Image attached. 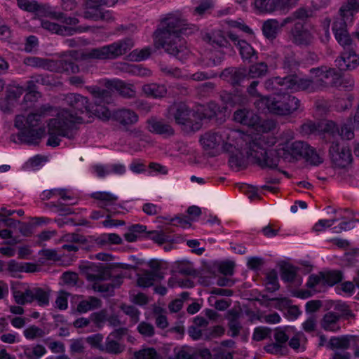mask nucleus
Masks as SVG:
<instances>
[{
  "label": "nucleus",
  "instance_id": "f257e3e1",
  "mask_svg": "<svg viewBox=\"0 0 359 359\" xmlns=\"http://www.w3.org/2000/svg\"><path fill=\"white\" fill-rule=\"evenodd\" d=\"M276 143V137L271 134L252 138L245 148L247 157L262 168L274 169L278 167L280 158L292 162L303 158L309 145L303 141H295L290 144H279L276 149H270Z\"/></svg>",
  "mask_w": 359,
  "mask_h": 359
},
{
  "label": "nucleus",
  "instance_id": "f03ea898",
  "mask_svg": "<svg viewBox=\"0 0 359 359\" xmlns=\"http://www.w3.org/2000/svg\"><path fill=\"white\" fill-rule=\"evenodd\" d=\"M65 100L76 111L62 109L57 113L55 118L49 119L47 124L49 136L47 140L48 146L57 147L60 144L61 137L73 139L76 124L83 121L81 114L89 110L87 97L80 94L69 93L66 95Z\"/></svg>",
  "mask_w": 359,
  "mask_h": 359
},
{
  "label": "nucleus",
  "instance_id": "7ed1b4c3",
  "mask_svg": "<svg viewBox=\"0 0 359 359\" xmlns=\"http://www.w3.org/2000/svg\"><path fill=\"white\" fill-rule=\"evenodd\" d=\"M160 26L154 32L156 43L184 62L189 57L190 51L180 34H189L195 27L188 28L189 24L178 11L165 15L161 19Z\"/></svg>",
  "mask_w": 359,
  "mask_h": 359
},
{
  "label": "nucleus",
  "instance_id": "20e7f679",
  "mask_svg": "<svg viewBox=\"0 0 359 359\" xmlns=\"http://www.w3.org/2000/svg\"><path fill=\"white\" fill-rule=\"evenodd\" d=\"M104 86L107 89H102L96 86L88 87V89L94 99L95 108L93 111L95 114L100 118L109 119L111 112L105 104L112 102V90H116L126 98L134 97L136 91L133 85L127 84L121 80H106Z\"/></svg>",
  "mask_w": 359,
  "mask_h": 359
},
{
  "label": "nucleus",
  "instance_id": "39448f33",
  "mask_svg": "<svg viewBox=\"0 0 359 359\" xmlns=\"http://www.w3.org/2000/svg\"><path fill=\"white\" fill-rule=\"evenodd\" d=\"M255 105L259 110L266 109L272 114L285 116L297 111L301 102L295 96L284 91L268 97H261L255 102Z\"/></svg>",
  "mask_w": 359,
  "mask_h": 359
},
{
  "label": "nucleus",
  "instance_id": "423d86ee",
  "mask_svg": "<svg viewBox=\"0 0 359 359\" xmlns=\"http://www.w3.org/2000/svg\"><path fill=\"white\" fill-rule=\"evenodd\" d=\"M232 133L233 131L224 128L209 131L201 136L200 142L210 156H215L223 151H230L232 144L229 141Z\"/></svg>",
  "mask_w": 359,
  "mask_h": 359
},
{
  "label": "nucleus",
  "instance_id": "0eeeda50",
  "mask_svg": "<svg viewBox=\"0 0 359 359\" xmlns=\"http://www.w3.org/2000/svg\"><path fill=\"white\" fill-rule=\"evenodd\" d=\"M133 46V39L126 38L100 48L90 49L85 55L91 59L114 60L128 53Z\"/></svg>",
  "mask_w": 359,
  "mask_h": 359
},
{
  "label": "nucleus",
  "instance_id": "6e6552de",
  "mask_svg": "<svg viewBox=\"0 0 359 359\" xmlns=\"http://www.w3.org/2000/svg\"><path fill=\"white\" fill-rule=\"evenodd\" d=\"M233 118L236 122L249 127L255 128L265 134L274 128L273 121L269 120L262 121L259 116L252 110L246 109H238L234 112Z\"/></svg>",
  "mask_w": 359,
  "mask_h": 359
},
{
  "label": "nucleus",
  "instance_id": "1a4fd4ad",
  "mask_svg": "<svg viewBox=\"0 0 359 359\" xmlns=\"http://www.w3.org/2000/svg\"><path fill=\"white\" fill-rule=\"evenodd\" d=\"M170 111L177 124L187 126L193 130H197L201 128L200 121L202 118L198 113L191 111L186 104H177L172 107Z\"/></svg>",
  "mask_w": 359,
  "mask_h": 359
},
{
  "label": "nucleus",
  "instance_id": "9d476101",
  "mask_svg": "<svg viewBox=\"0 0 359 359\" xmlns=\"http://www.w3.org/2000/svg\"><path fill=\"white\" fill-rule=\"evenodd\" d=\"M332 164L337 168H346L352 161V154L349 147L344 144L333 142L329 149Z\"/></svg>",
  "mask_w": 359,
  "mask_h": 359
},
{
  "label": "nucleus",
  "instance_id": "9b49d317",
  "mask_svg": "<svg viewBox=\"0 0 359 359\" xmlns=\"http://www.w3.org/2000/svg\"><path fill=\"white\" fill-rule=\"evenodd\" d=\"M332 30L337 41L343 48V51L356 50V44L346 29L344 19L335 21Z\"/></svg>",
  "mask_w": 359,
  "mask_h": 359
},
{
  "label": "nucleus",
  "instance_id": "f8f14e48",
  "mask_svg": "<svg viewBox=\"0 0 359 359\" xmlns=\"http://www.w3.org/2000/svg\"><path fill=\"white\" fill-rule=\"evenodd\" d=\"M83 269L86 279L93 283L112 277L110 269L102 264L87 263L83 266Z\"/></svg>",
  "mask_w": 359,
  "mask_h": 359
},
{
  "label": "nucleus",
  "instance_id": "ddd939ff",
  "mask_svg": "<svg viewBox=\"0 0 359 359\" xmlns=\"http://www.w3.org/2000/svg\"><path fill=\"white\" fill-rule=\"evenodd\" d=\"M127 332L126 328H119L110 333L106 338L104 344L101 347V351L110 354H118L124 351V346L118 341Z\"/></svg>",
  "mask_w": 359,
  "mask_h": 359
},
{
  "label": "nucleus",
  "instance_id": "4468645a",
  "mask_svg": "<svg viewBox=\"0 0 359 359\" xmlns=\"http://www.w3.org/2000/svg\"><path fill=\"white\" fill-rule=\"evenodd\" d=\"M51 84L50 76L48 74H34L29 77L26 82L25 90L27 93L25 94L24 99L25 100H31V97L37 98L40 93L37 91L39 85L49 86Z\"/></svg>",
  "mask_w": 359,
  "mask_h": 359
},
{
  "label": "nucleus",
  "instance_id": "2eb2a0df",
  "mask_svg": "<svg viewBox=\"0 0 359 359\" xmlns=\"http://www.w3.org/2000/svg\"><path fill=\"white\" fill-rule=\"evenodd\" d=\"M227 36L233 45L237 47L239 50V53L244 61L250 62L254 60L257 59V51L245 40L239 39L238 35L232 32H229Z\"/></svg>",
  "mask_w": 359,
  "mask_h": 359
},
{
  "label": "nucleus",
  "instance_id": "dca6fc26",
  "mask_svg": "<svg viewBox=\"0 0 359 359\" xmlns=\"http://www.w3.org/2000/svg\"><path fill=\"white\" fill-rule=\"evenodd\" d=\"M352 119L348 120V123H344L339 128L334 121H327L324 128L325 134H328L333 137L339 136L342 139L351 140L354 137L353 129L351 126Z\"/></svg>",
  "mask_w": 359,
  "mask_h": 359
},
{
  "label": "nucleus",
  "instance_id": "f3484780",
  "mask_svg": "<svg viewBox=\"0 0 359 359\" xmlns=\"http://www.w3.org/2000/svg\"><path fill=\"white\" fill-rule=\"evenodd\" d=\"M335 65L341 71H351L358 67L359 55L356 53V50L341 52L335 60Z\"/></svg>",
  "mask_w": 359,
  "mask_h": 359
},
{
  "label": "nucleus",
  "instance_id": "a211bd4d",
  "mask_svg": "<svg viewBox=\"0 0 359 359\" xmlns=\"http://www.w3.org/2000/svg\"><path fill=\"white\" fill-rule=\"evenodd\" d=\"M43 133V129H32L27 127L16 135L11 136V140L15 143H25L27 144H38Z\"/></svg>",
  "mask_w": 359,
  "mask_h": 359
},
{
  "label": "nucleus",
  "instance_id": "6ab92c4d",
  "mask_svg": "<svg viewBox=\"0 0 359 359\" xmlns=\"http://www.w3.org/2000/svg\"><path fill=\"white\" fill-rule=\"evenodd\" d=\"M292 41L298 46H307L312 42L311 33L302 22H297L291 29Z\"/></svg>",
  "mask_w": 359,
  "mask_h": 359
},
{
  "label": "nucleus",
  "instance_id": "aec40b11",
  "mask_svg": "<svg viewBox=\"0 0 359 359\" xmlns=\"http://www.w3.org/2000/svg\"><path fill=\"white\" fill-rule=\"evenodd\" d=\"M285 81L286 91L314 90L313 83L310 79L301 78L297 75H290L285 76Z\"/></svg>",
  "mask_w": 359,
  "mask_h": 359
},
{
  "label": "nucleus",
  "instance_id": "412c9836",
  "mask_svg": "<svg viewBox=\"0 0 359 359\" xmlns=\"http://www.w3.org/2000/svg\"><path fill=\"white\" fill-rule=\"evenodd\" d=\"M147 129L149 132L165 136H170L174 134V130L171 126L163 120L151 117L147 121Z\"/></svg>",
  "mask_w": 359,
  "mask_h": 359
},
{
  "label": "nucleus",
  "instance_id": "4be33fe9",
  "mask_svg": "<svg viewBox=\"0 0 359 359\" xmlns=\"http://www.w3.org/2000/svg\"><path fill=\"white\" fill-rule=\"evenodd\" d=\"M54 111L53 107L49 104L41 106L35 112L29 114L26 117L27 127L32 128L39 126L43 117L47 115H52Z\"/></svg>",
  "mask_w": 359,
  "mask_h": 359
},
{
  "label": "nucleus",
  "instance_id": "5701e85b",
  "mask_svg": "<svg viewBox=\"0 0 359 359\" xmlns=\"http://www.w3.org/2000/svg\"><path fill=\"white\" fill-rule=\"evenodd\" d=\"M114 118L122 126L134 125L139 120L138 115L130 109H120L114 112Z\"/></svg>",
  "mask_w": 359,
  "mask_h": 359
},
{
  "label": "nucleus",
  "instance_id": "b1692460",
  "mask_svg": "<svg viewBox=\"0 0 359 359\" xmlns=\"http://www.w3.org/2000/svg\"><path fill=\"white\" fill-rule=\"evenodd\" d=\"M285 25L283 21L280 23L276 19H269L263 22L262 30L267 39L273 40Z\"/></svg>",
  "mask_w": 359,
  "mask_h": 359
},
{
  "label": "nucleus",
  "instance_id": "393cba45",
  "mask_svg": "<svg viewBox=\"0 0 359 359\" xmlns=\"http://www.w3.org/2000/svg\"><path fill=\"white\" fill-rule=\"evenodd\" d=\"M204 39L213 47L227 48L230 46L226 36L221 30H215L208 33Z\"/></svg>",
  "mask_w": 359,
  "mask_h": 359
},
{
  "label": "nucleus",
  "instance_id": "a878e982",
  "mask_svg": "<svg viewBox=\"0 0 359 359\" xmlns=\"http://www.w3.org/2000/svg\"><path fill=\"white\" fill-rule=\"evenodd\" d=\"M252 4L259 13H271L283 7L280 5V0H255Z\"/></svg>",
  "mask_w": 359,
  "mask_h": 359
},
{
  "label": "nucleus",
  "instance_id": "bb28decb",
  "mask_svg": "<svg viewBox=\"0 0 359 359\" xmlns=\"http://www.w3.org/2000/svg\"><path fill=\"white\" fill-rule=\"evenodd\" d=\"M91 197L100 201L99 206L106 208L108 212H112L110 207L114 205L118 200V197L109 192H95Z\"/></svg>",
  "mask_w": 359,
  "mask_h": 359
},
{
  "label": "nucleus",
  "instance_id": "cd10ccee",
  "mask_svg": "<svg viewBox=\"0 0 359 359\" xmlns=\"http://www.w3.org/2000/svg\"><path fill=\"white\" fill-rule=\"evenodd\" d=\"M339 319L340 315H337L333 311L328 312L323 316L321 320V327L326 331L337 332L340 329Z\"/></svg>",
  "mask_w": 359,
  "mask_h": 359
},
{
  "label": "nucleus",
  "instance_id": "c85d7f7f",
  "mask_svg": "<svg viewBox=\"0 0 359 359\" xmlns=\"http://www.w3.org/2000/svg\"><path fill=\"white\" fill-rule=\"evenodd\" d=\"M142 90L147 97L153 98L163 97L167 93V88L165 86L156 83L144 84L142 86Z\"/></svg>",
  "mask_w": 359,
  "mask_h": 359
},
{
  "label": "nucleus",
  "instance_id": "c756f323",
  "mask_svg": "<svg viewBox=\"0 0 359 359\" xmlns=\"http://www.w3.org/2000/svg\"><path fill=\"white\" fill-rule=\"evenodd\" d=\"M41 24L43 29L60 35H73L76 32V29L62 26L48 20H41Z\"/></svg>",
  "mask_w": 359,
  "mask_h": 359
},
{
  "label": "nucleus",
  "instance_id": "7c9ffc66",
  "mask_svg": "<svg viewBox=\"0 0 359 359\" xmlns=\"http://www.w3.org/2000/svg\"><path fill=\"white\" fill-rule=\"evenodd\" d=\"M280 277L285 282L301 283V278L297 276V267L290 264H284L281 266Z\"/></svg>",
  "mask_w": 359,
  "mask_h": 359
},
{
  "label": "nucleus",
  "instance_id": "2f4dec72",
  "mask_svg": "<svg viewBox=\"0 0 359 359\" xmlns=\"http://www.w3.org/2000/svg\"><path fill=\"white\" fill-rule=\"evenodd\" d=\"M303 158L307 163L313 166H318L323 162L324 153L321 150H317L316 148L308 145Z\"/></svg>",
  "mask_w": 359,
  "mask_h": 359
},
{
  "label": "nucleus",
  "instance_id": "473e14b6",
  "mask_svg": "<svg viewBox=\"0 0 359 359\" xmlns=\"http://www.w3.org/2000/svg\"><path fill=\"white\" fill-rule=\"evenodd\" d=\"M219 76L231 81L233 83H238L245 76H248V74L246 75L244 69H237L231 67L224 69L219 74Z\"/></svg>",
  "mask_w": 359,
  "mask_h": 359
},
{
  "label": "nucleus",
  "instance_id": "72a5a7b5",
  "mask_svg": "<svg viewBox=\"0 0 359 359\" xmlns=\"http://www.w3.org/2000/svg\"><path fill=\"white\" fill-rule=\"evenodd\" d=\"M277 304L276 307L278 309L283 308L287 309L286 316L290 320L297 319L301 313L298 306H291L290 301L287 298L277 299Z\"/></svg>",
  "mask_w": 359,
  "mask_h": 359
},
{
  "label": "nucleus",
  "instance_id": "f704fd0d",
  "mask_svg": "<svg viewBox=\"0 0 359 359\" xmlns=\"http://www.w3.org/2000/svg\"><path fill=\"white\" fill-rule=\"evenodd\" d=\"M22 62L25 65L33 68L50 69L52 61L36 56H27L23 58Z\"/></svg>",
  "mask_w": 359,
  "mask_h": 359
},
{
  "label": "nucleus",
  "instance_id": "c9c22d12",
  "mask_svg": "<svg viewBox=\"0 0 359 359\" xmlns=\"http://www.w3.org/2000/svg\"><path fill=\"white\" fill-rule=\"evenodd\" d=\"M239 313L234 311H229L228 313V327L229 334L232 337H237L242 328L238 320Z\"/></svg>",
  "mask_w": 359,
  "mask_h": 359
},
{
  "label": "nucleus",
  "instance_id": "e433bc0d",
  "mask_svg": "<svg viewBox=\"0 0 359 359\" xmlns=\"http://www.w3.org/2000/svg\"><path fill=\"white\" fill-rule=\"evenodd\" d=\"M285 77H273L267 79L264 83L265 88L270 91H278V93L286 91Z\"/></svg>",
  "mask_w": 359,
  "mask_h": 359
},
{
  "label": "nucleus",
  "instance_id": "4c0bfd02",
  "mask_svg": "<svg viewBox=\"0 0 359 359\" xmlns=\"http://www.w3.org/2000/svg\"><path fill=\"white\" fill-rule=\"evenodd\" d=\"M32 302L36 300L41 306H46L49 304V290L41 287H32Z\"/></svg>",
  "mask_w": 359,
  "mask_h": 359
},
{
  "label": "nucleus",
  "instance_id": "58836bf2",
  "mask_svg": "<svg viewBox=\"0 0 359 359\" xmlns=\"http://www.w3.org/2000/svg\"><path fill=\"white\" fill-rule=\"evenodd\" d=\"M32 288L26 287L24 291L20 290H13V295L15 302L18 305H25L32 302Z\"/></svg>",
  "mask_w": 359,
  "mask_h": 359
},
{
  "label": "nucleus",
  "instance_id": "ea45409f",
  "mask_svg": "<svg viewBox=\"0 0 359 359\" xmlns=\"http://www.w3.org/2000/svg\"><path fill=\"white\" fill-rule=\"evenodd\" d=\"M310 72L320 77V80L332 79L334 80L338 77V74L334 68H328L327 67H321L318 68H312Z\"/></svg>",
  "mask_w": 359,
  "mask_h": 359
},
{
  "label": "nucleus",
  "instance_id": "a19ab883",
  "mask_svg": "<svg viewBox=\"0 0 359 359\" xmlns=\"http://www.w3.org/2000/svg\"><path fill=\"white\" fill-rule=\"evenodd\" d=\"M268 72V65L264 62H258L251 65L248 72V77L250 79L262 78Z\"/></svg>",
  "mask_w": 359,
  "mask_h": 359
},
{
  "label": "nucleus",
  "instance_id": "79ce46f5",
  "mask_svg": "<svg viewBox=\"0 0 359 359\" xmlns=\"http://www.w3.org/2000/svg\"><path fill=\"white\" fill-rule=\"evenodd\" d=\"M351 338V337L349 336L332 337L329 341L328 346L331 349L337 348L344 351L349 348Z\"/></svg>",
  "mask_w": 359,
  "mask_h": 359
},
{
  "label": "nucleus",
  "instance_id": "37998d69",
  "mask_svg": "<svg viewBox=\"0 0 359 359\" xmlns=\"http://www.w3.org/2000/svg\"><path fill=\"white\" fill-rule=\"evenodd\" d=\"M177 359H197L198 355L195 349L189 346L177 347L174 349Z\"/></svg>",
  "mask_w": 359,
  "mask_h": 359
},
{
  "label": "nucleus",
  "instance_id": "c03bdc74",
  "mask_svg": "<svg viewBox=\"0 0 359 359\" xmlns=\"http://www.w3.org/2000/svg\"><path fill=\"white\" fill-rule=\"evenodd\" d=\"M310 16V11L304 7H300L294 11L290 16L283 20V25L291 23L295 20H306Z\"/></svg>",
  "mask_w": 359,
  "mask_h": 359
},
{
  "label": "nucleus",
  "instance_id": "a18cd8bd",
  "mask_svg": "<svg viewBox=\"0 0 359 359\" xmlns=\"http://www.w3.org/2000/svg\"><path fill=\"white\" fill-rule=\"evenodd\" d=\"M323 285L332 286L342 280V273L339 271H330L322 273Z\"/></svg>",
  "mask_w": 359,
  "mask_h": 359
},
{
  "label": "nucleus",
  "instance_id": "49530a36",
  "mask_svg": "<svg viewBox=\"0 0 359 359\" xmlns=\"http://www.w3.org/2000/svg\"><path fill=\"white\" fill-rule=\"evenodd\" d=\"M36 268L34 264H22L12 259L8 263V269L11 272H31L34 271Z\"/></svg>",
  "mask_w": 359,
  "mask_h": 359
},
{
  "label": "nucleus",
  "instance_id": "de8ad7c7",
  "mask_svg": "<svg viewBox=\"0 0 359 359\" xmlns=\"http://www.w3.org/2000/svg\"><path fill=\"white\" fill-rule=\"evenodd\" d=\"M306 341V338L304 333L298 332L288 341V344L296 351H304L305 350L304 344Z\"/></svg>",
  "mask_w": 359,
  "mask_h": 359
},
{
  "label": "nucleus",
  "instance_id": "09e8293b",
  "mask_svg": "<svg viewBox=\"0 0 359 359\" xmlns=\"http://www.w3.org/2000/svg\"><path fill=\"white\" fill-rule=\"evenodd\" d=\"M290 327L277 328L273 335L275 341L287 347V343L290 336Z\"/></svg>",
  "mask_w": 359,
  "mask_h": 359
},
{
  "label": "nucleus",
  "instance_id": "8fccbe9b",
  "mask_svg": "<svg viewBox=\"0 0 359 359\" xmlns=\"http://www.w3.org/2000/svg\"><path fill=\"white\" fill-rule=\"evenodd\" d=\"M121 311L130 318V321L135 324L140 320V311L134 306L123 304L120 306Z\"/></svg>",
  "mask_w": 359,
  "mask_h": 359
},
{
  "label": "nucleus",
  "instance_id": "3c124183",
  "mask_svg": "<svg viewBox=\"0 0 359 359\" xmlns=\"http://www.w3.org/2000/svg\"><path fill=\"white\" fill-rule=\"evenodd\" d=\"M134 359H158V354L154 348H144L135 352Z\"/></svg>",
  "mask_w": 359,
  "mask_h": 359
},
{
  "label": "nucleus",
  "instance_id": "603ef678",
  "mask_svg": "<svg viewBox=\"0 0 359 359\" xmlns=\"http://www.w3.org/2000/svg\"><path fill=\"white\" fill-rule=\"evenodd\" d=\"M52 18L59 20L67 25H76L79 20L74 17L67 16L62 12H52L50 13Z\"/></svg>",
  "mask_w": 359,
  "mask_h": 359
},
{
  "label": "nucleus",
  "instance_id": "864d4df0",
  "mask_svg": "<svg viewBox=\"0 0 359 359\" xmlns=\"http://www.w3.org/2000/svg\"><path fill=\"white\" fill-rule=\"evenodd\" d=\"M218 76L217 73L213 71L209 72H197L194 74L187 76V79H191L196 81H202L210 79L215 78Z\"/></svg>",
  "mask_w": 359,
  "mask_h": 359
},
{
  "label": "nucleus",
  "instance_id": "5fc2aeb1",
  "mask_svg": "<svg viewBox=\"0 0 359 359\" xmlns=\"http://www.w3.org/2000/svg\"><path fill=\"white\" fill-rule=\"evenodd\" d=\"M212 7V4L210 0H201L198 6L194 8L193 15L202 17L207 13H209Z\"/></svg>",
  "mask_w": 359,
  "mask_h": 359
},
{
  "label": "nucleus",
  "instance_id": "6e6d98bb",
  "mask_svg": "<svg viewBox=\"0 0 359 359\" xmlns=\"http://www.w3.org/2000/svg\"><path fill=\"white\" fill-rule=\"evenodd\" d=\"M24 336L27 339H34L38 337H42L45 334L44 331L35 326L32 325L26 328L23 332Z\"/></svg>",
  "mask_w": 359,
  "mask_h": 359
},
{
  "label": "nucleus",
  "instance_id": "4d7b16f0",
  "mask_svg": "<svg viewBox=\"0 0 359 359\" xmlns=\"http://www.w3.org/2000/svg\"><path fill=\"white\" fill-rule=\"evenodd\" d=\"M18 6L25 11L36 12L40 9L39 5L34 1L17 0Z\"/></svg>",
  "mask_w": 359,
  "mask_h": 359
},
{
  "label": "nucleus",
  "instance_id": "13d9d810",
  "mask_svg": "<svg viewBox=\"0 0 359 359\" xmlns=\"http://www.w3.org/2000/svg\"><path fill=\"white\" fill-rule=\"evenodd\" d=\"M359 10V0H348L346 5L343 6L339 9L340 15L344 18L351 11H358Z\"/></svg>",
  "mask_w": 359,
  "mask_h": 359
},
{
  "label": "nucleus",
  "instance_id": "bf43d9fd",
  "mask_svg": "<svg viewBox=\"0 0 359 359\" xmlns=\"http://www.w3.org/2000/svg\"><path fill=\"white\" fill-rule=\"evenodd\" d=\"M175 270L177 273L185 276H194L196 274V270L193 265L187 262H180L176 266Z\"/></svg>",
  "mask_w": 359,
  "mask_h": 359
},
{
  "label": "nucleus",
  "instance_id": "052dcab7",
  "mask_svg": "<svg viewBox=\"0 0 359 359\" xmlns=\"http://www.w3.org/2000/svg\"><path fill=\"white\" fill-rule=\"evenodd\" d=\"M266 288L270 292H274L279 288L278 277L274 271L269 272L266 276Z\"/></svg>",
  "mask_w": 359,
  "mask_h": 359
},
{
  "label": "nucleus",
  "instance_id": "680f3d73",
  "mask_svg": "<svg viewBox=\"0 0 359 359\" xmlns=\"http://www.w3.org/2000/svg\"><path fill=\"white\" fill-rule=\"evenodd\" d=\"M265 350L266 352L276 354V355H285L287 353V347H285L283 345L275 341L271 344H269L265 346Z\"/></svg>",
  "mask_w": 359,
  "mask_h": 359
},
{
  "label": "nucleus",
  "instance_id": "e2e57ef3",
  "mask_svg": "<svg viewBox=\"0 0 359 359\" xmlns=\"http://www.w3.org/2000/svg\"><path fill=\"white\" fill-rule=\"evenodd\" d=\"M318 130V126L312 121H307L300 127V133L302 135H310Z\"/></svg>",
  "mask_w": 359,
  "mask_h": 359
},
{
  "label": "nucleus",
  "instance_id": "0e129e2a",
  "mask_svg": "<svg viewBox=\"0 0 359 359\" xmlns=\"http://www.w3.org/2000/svg\"><path fill=\"white\" fill-rule=\"evenodd\" d=\"M231 168L239 170L245 166V159L241 154H231L229 159Z\"/></svg>",
  "mask_w": 359,
  "mask_h": 359
},
{
  "label": "nucleus",
  "instance_id": "69168bd1",
  "mask_svg": "<svg viewBox=\"0 0 359 359\" xmlns=\"http://www.w3.org/2000/svg\"><path fill=\"white\" fill-rule=\"evenodd\" d=\"M299 62L293 53H289L285 57L283 67L290 71H294L299 66Z\"/></svg>",
  "mask_w": 359,
  "mask_h": 359
},
{
  "label": "nucleus",
  "instance_id": "338daca9",
  "mask_svg": "<svg viewBox=\"0 0 359 359\" xmlns=\"http://www.w3.org/2000/svg\"><path fill=\"white\" fill-rule=\"evenodd\" d=\"M188 332L189 336L194 340L207 339L206 329H202L196 326H191L189 327Z\"/></svg>",
  "mask_w": 359,
  "mask_h": 359
},
{
  "label": "nucleus",
  "instance_id": "774afa93",
  "mask_svg": "<svg viewBox=\"0 0 359 359\" xmlns=\"http://www.w3.org/2000/svg\"><path fill=\"white\" fill-rule=\"evenodd\" d=\"M154 280L155 274L152 272H147L138 278L137 283L141 287H148L154 284Z\"/></svg>",
  "mask_w": 359,
  "mask_h": 359
}]
</instances>
